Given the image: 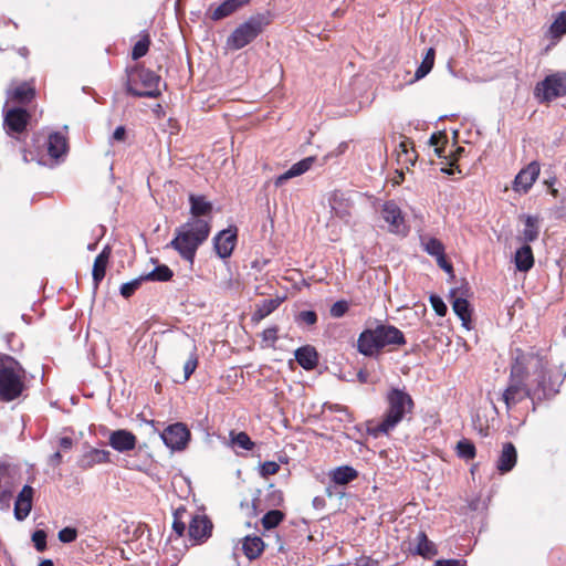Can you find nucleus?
Listing matches in <instances>:
<instances>
[{"mask_svg":"<svg viewBox=\"0 0 566 566\" xmlns=\"http://www.w3.org/2000/svg\"><path fill=\"white\" fill-rule=\"evenodd\" d=\"M160 76L154 71L136 66L127 70L125 82L126 92L135 97L156 98L161 92L159 90Z\"/></svg>","mask_w":566,"mask_h":566,"instance_id":"obj_6","label":"nucleus"},{"mask_svg":"<svg viewBox=\"0 0 566 566\" xmlns=\"http://www.w3.org/2000/svg\"><path fill=\"white\" fill-rule=\"evenodd\" d=\"M434 54L436 52L433 48L428 49L420 66L417 69L415 76L410 81V83H413L430 73L434 64Z\"/></svg>","mask_w":566,"mask_h":566,"instance_id":"obj_33","label":"nucleus"},{"mask_svg":"<svg viewBox=\"0 0 566 566\" xmlns=\"http://www.w3.org/2000/svg\"><path fill=\"white\" fill-rule=\"evenodd\" d=\"M284 518V514L279 510L269 511L262 517V525L265 530H271L276 527Z\"/></svg>","mask_w":566,"mask_h":566,"instance_id":"obj_37","label":"nucleus"},{"mask_svg":"<svg viewBox=\"0 0 566 566\" xmlns=\"http://www.w3.org/2000/svg\"><path fill=\"white\" fill-rule=\"evenodd\" d=\"M459 457L471 460L475 457V447L472 442L467 439L460 440L457 444Z\"/></svg>","mask_w":566,"mask_h":566,"instance_id":"obj_40","label":"nucleus"},{"mask_svg":"<svg viewBox=\"0 0 566 566\" xmlns=\"http://www.w3.org/2000/svg\"><path fill=\"white\" fill-rule=\"evenodd\" d=\"M250 2V0H224L219 6H210L207 14L213 21H220L224 18L230 17L238 10L243 8Z\"/></svg>","mask_w":566,"mask_h":566,"instance_id":"obj_16","label":"nucleus"},{"mask_svg":"<svg viewBox=\"0 0 566 566\" xmlns=\"http://www.w3.org/2000/svg\"><path fill=\"white\" fill-rule=\"evenodd\" d=\"M420 244L428 254L437 259V263L442 270L447 272L452 271L451 263H449L446 259L444 245L440 240L429 235H421Z\"/></svg>","mask_w":566,"mask_h":566,"instance_id":"obj_11","label":"nucleus"},{"mask_svg":"<svg viewBox=\"0 0 566 566\" xmlns=\"http://www.w3.org/2000/svg\"><path fill=\"white\" fill-rule=\"evenodd\" d=\"M452 308L453 312L462 321V325L469 327V323L471 322V311L469 302L465 298L455 297L452 302Z\"/></svg>","mask_w":566,"mask_h":566,"instance_id":"obj_31","label":"nucleus"},{"mask_svg":"<svg viewBox=\"0 0 566 566\" xmlns=\"http://www.w3.org/2000/svg\"><path fill=\"white\" fill-rule=\"evenodd\" d=\"M348 311V303L346 301H337L331 307V315L335 318H339Z\"/></svg>","mask_w":566,"mask_h":566,"instance_id":"obj_50","label":"nucleus"},{"mask_svg":"<svg viewBox=\"0 0 566 566\" xmlns=\"http://www.w3.org/2000/svg\"><path fill=\"white\" fill-rule=\"evenodd\" d=\"M191 218L176 229V235L170 242L185 260L193 262L198 248L208 239L212 203L203 196H189Z\"/></svg>","mask_w":566,"mask_h":566,"instance_id":"obj_1","label":"nucleus"},{"mask_svg":"<svg viewBox=\"0 0 566 566\" xmlns=\"http://www.w3.org/2000/svg\"><path fill=\"white\" fill-rule=\"evenodd\" d=\"M467 560L464 559H439L434 563V566H465Z\"/></svg>","mask_w":566,"mask_h":566,"instance_id":"obj_54","label":"nucleus"},{"mask_svg":"<svg viewBox=\"0 0 566 566\" xmlns=\"http://www.w3.org/2000/svg\"><path fill=\"white\" fill-rule=\"evenodd\" d=\"M144 281L145 279H143V275H140L139 277L134 279L130 282L124 283L120 286V294L126 298L132 296L135 293V291L139 289Z\"/></svg>","mask_w":566,"mask_h":566,"instance_id":"obj_43","label":"nucleus"},{"mask_svg":"<svg viewBox=\"0 0 566 566\" xmlns=\"http://www.w3.org/2000/svg\"><path fill=\"white\" fill-rule=\"evenodd\" d=\"M536 91L543 92V98L551 101L566 93V74L557 73L547 76L537 84Z\"/></svg>","mask_w":566,"mask_h":566,"instance_id":"obj_10","label":"nucleus"},{"mask_svg":"<svg viewBox=\"0 0 566 566\" xmlns=\"http://www.w3.org/2000/svg\"><path fill=\"white\" fill-rule=\"evenodd\" d=\"M38 566H54V565L51 559H44Z\"/></svg>","mask_w":566,"mask_h":566,"instance_id":"obj_61","label":"nucleus"},{"mask_svg":"<svg viewBox=\"0 0 566 566\" xmlns=\"http://www.w3.org/2000/svg\"><path fill=\"white\" fill-rule=\"evenodd\" d=\"M109 462V452L103 449H88L77 461V465L83 469H91L96 464Z\"/></svg>","mask_w":566,"mask_h":566,"instance_id":"obj_20","label":"nucleus"},{"mask_svg":"<svg viewBox=\"0 0 566 566\" xmlns=\"http://www.w3.org/2000/svg\"><path fill=\"white\" fill-rule=\"evenodd\" d=\"M381 218L388 224L391 233L407 235L409 227L407 226L405 216L400 207L392 200L386 201L380 209Z\"/></svg>","mask_w":566,"mask_h":566,"instance_id":"obj_8","label":"nucleus"},{"mask_svg":"<svg viewBox=\"0 0 566 566\" xmlns=\"http://www.w3.org/2000/svg\"><path fill=\"white\" fill-rule=\"evenodd\" d=\"M32 542L38 552L46 549V533L43 530H38L32 534Z\"/></svg>","mask_w":566,"mask_h":566,"instance_id":"obj_46","label":"nucleus"},{"mask_svg":"<svg viewBox=\"0 0 566 566\" xmlns=\"http://www.w3.org/2000/svg\"><path fill=\"white\" fill-rule=\"evenodd\" d=\"M149 38L148 35L143 36L140 40H138L132 51V57L133 60H138L147 54L149 49Z\"/></svg>","mask_w":566,"mask_h":566,"instance_id":"obj_41","label":"nucleus"},{"mask_svg":"<svg viewBox=\"0 0 566 566\" xmlns=\"http://www.w3.org/2000/svg\"><path fill=\"white\" fill-rule=\"evenodd\" d=\"M184 513H186L185 509H178L174 513L172 530L178 537H181L186 530V524L181 521V516Z\"/></svg>","mask_w":566,"mask_h":566,"instance_id":"obj_45","label":"nucleus"},{"mask_svg":"<svg viewBox=\"0 0 566 566\" xmlns=\"http://www.w3.org/2000/svg\"><path fill=\"white\" fill-rule=\"evenodd\" d=\"M212 527V523L207 516L196 515L190 521L188 533L196 544H200L211 536Z\"/></svg>","mask_w":566,"mask_h":566,"instance_id":"obj_13","label":"nucleus"},{"mask_svg":"<svg viewBox=\"0 0 566 566\" xmlns=\"http://www.w3.org/2000/svg\"><path fill=\"white\" fill-rule=\"evenodd\" d=\"M463 151H464V148H462V147H459V148L457 149V154H458V155H461V153H463Z\"/></svg>","mask_w":566,"mask_h":566,"instance_id":"obj_63","label":"nucleus"},{"mask_svg":"<svg viewBox=\"0 0 566 566\" xmlns=\"http://www.w3.org/2000/svg\"><path fill=\"white\" fill-rule=\"evenodd\" d=\"M34 94V88L29 83H22L10 92L11 98L21 104L31 102Z\"/></svg>","mask_w":566,"mask_h":566,"instance_id":"obj_32","label":"nucleus"},{"mask_svg":"<svg viewBox=\"0 0 566 566\" xmlns=\"http://www.w3.org/2000/svg\"><path fill=\"white\" fill-rule=\"evenodd\" d=\"M280 305V301L277 298H265L261 302L259 307L262 310L263 314L270 315L273 313Z\"/></svg>","mask_w":566,"mask_h":566,"instance_id":"obj_51","label":"nucleus"},{"mask_svg":"<svg viewBox=\"0 0 566 566\" xmlns=\"http://www.w3.org/2000/svg\"><path fill=\"white\" fill-rule=\"evenodd\" d=\"M61 449L70 450L73 446V440L70 437H62L59 441Z\"/></svg>","mask_w":566,"mask_h":566,"instance_id":"obj_56","label":"nucleus"},{"mask_svg":"<svg viewBox=\"0 0 566 566\" xmlns=\"http://www.w3.org/2000/svg\"><path fill=\"white\" fill-rule=\"evenodd\" d=\"M515 266L521 272H527L534 265V256L532 248L528 244H524L515 252Z\"/></svg>","mask_w":566,"mask_h":566,"instance_id":"obj_29","label":"nucleus"},{"mask_svg":"<svg viewBox=\"0 0 566 566\" xmlns=\"http://www.w3.org/2000/svg\"><path fill=\"white\" fill-rule=\"evenodd\" d=\"M522 374L523 369L518 363L514 364L511 369L510 384L502 394V400L507 410L526 398L536 401L553 397L556 394V389L553 386L548 388L543 387V389H531L526 387L521 377Z\"/></svg>","mask_w":566,"mask_h":566,"instance_id":"obj_4","label":"nucleus"},{"mask_svg":"<svg viewBox=\"0 0 566 566\" xmlns=\"http://www.w3.org/2000/svg\"><path fill=\"white\" fill-rule=\"evenodd\" d=\"M279 470L280 465L274 461H266L261 465V474L263 476L276 474Z\"/></svg>","mask_w":566,"mask_h":566,"instance_id":"obj_53","label":"nucleus"},{"mask_svg":"<svg viewBox=\"0 0 566 566\" xmlns=\"http://www.w3.org/2000/svg\"><path fill=\"white\" fill-rule=\"evenodd\" d=\"M447 142L444 133H436L429 139L430 145L434 146V153L438 157H443L444 147L440 145L447 144Z\"/></svg>","mask_w":566,"mask_h":566,"instance_id":"obj_42","label":"nucleus"},{"mask_svg":"<svg viewBox=\"0 0 566 566\" xmlns=\"http://www.w3.org/2000/svg\"><path fill=\"white\" fill-rule=\"evenodd\" d=\"M62 462L61 452L56 451L49 459V464L53 467H57Z\"/></svg>","mask_w":566,"mask_h":566,"instance_id":"obj_57","label":"nucleus"},{"mask_svg":"<svg viewBox=\"0 0 566 566\" xmlns=\"http://www.w3.org/2000/svg\"><path fill=\"white\" fill-rule=\"evenodd\" d=\"M160 438L169 449L182 450L189 441L190 432L184 423L177 422L168 426L160 433Z\"/></svg>","mask_w":566,"mask_h":566,"instance_id":"obj_9","label":"nucleus"},{"mask_svg":"<svg viewBox=\"0 0 566 566\" xmlns=\"http://www.w3.org/2000/svg\"><path fill=\"white\" fill-rule=\"evenodd\" d=\"M29 114L23 108L9 109L4 116L8 133H22L28 124Z\"/></svg>","mask_w":566,"mask_h":566,"instance_id":"obj_17","label":"nucleus"},{"mask_svg":"<svg viewBox=\"0 0 566 566\" xmlns=\"http://www.w3.org/2000/svg\"><path fill=\"white\" fill-rule=\"evenodd\" d=\"M430 303H431V306L432 308L434 310V312L439 315V316H444L446 313H447V305L444 304V302L442 301V298L438 295H431L430 296Z\"/></svg>","mask_w":566,"mask_h":566,"instance_id":"obj_52","label":"nucleus"},{"mask_svg":"<svg viewBox=\"0 0 566 566\" xmlns=\"http://www.w3.org/2000/svg\"><path fill=\"white\" fill-rule=\"evenodd\" d=\"M357 377H358L360 382H366L367 381V375L364 371H359Z\"/></svg>","mask_w":566,"mask_h":566,"instance_id":"obj_60","label":"nucleus"},{"mask_svg":"<svg viewBox=\"0 0 566 566\" xmlns=\"http://www.w3.org/2000/svg\"><path fill=\"white\" fill-rule=\"evenodd\" d=\"M315 160H316L315 157L310 156V157H306V158L300 160L298 163L292 165V167L289 170H286L284 174L276 177V179L274 180V185L276 187H281L287 180L305 174L306 171H308L311 169V167L313 166Z\"/></svg>","mask_w":566,"mask_h":566,"instance_id":"obj_19","label":"nucleus"},{"mask_svg":"<svg viewBox=\"0 0 566 566\" xmlns=\"http://www.w3.org/2000/svg\"><path fill=\"white\" fill-rule=\"evenodd\" d=\"M109 446L117 452H129L136 448V436L125 429H118L111 432L108 438Z\"/></svg>","mask_w":566,"mask_h":566,"instance_id":"obj_15","label":"nucleus"},{"mask_svg":"<svg viewBox=\"0 0 566 566\" xmlns=\"http://www.w3.org/2000/svg\"><path fill=\"white\" fill-rule=\"evenodd\" d=\"M111 255V249L109 247H105L102 252L95 258L94 264H93V280L95 285H98V283L104 279L106 266L108 263V259Z\"/></svg>","mask_w":566,"mask_h":566,"instance_id":"obj_28","label":"nucleus"},{"mask_svg":"<svg viewBox=\"0 0 566 566\" xmlns=\"http://www.w3.org/2000/svg\"><path fill=\"white\" fill-rule=\"evenodd\" d=\"M417 158L416 150L413 149L412 142L409 139H405L399 143L397 148V159L401 164H410L413 165Z\"/></svg>","mask_w":566,"mask_h":566,"instance_id":"obj_30","label":"nucleus"},{"mask_svg":"<svg viewBox=\"0 0 566 566\" xmlns=\"http://www.w3.org/2000/svg\"><path fill=\"white\" fill-rule=\"evenodd\" d=\"M566 34V11H562L553 21L547 35L553 40H559Z\"/></svg>","mask_w":566,"mask_h":566,"instance_id":"obj_35","label":"nucleus"},{"mask_svg":"<svg viewBox=\"0 0 566 566\" xmlns=\"http://www.w3.org/2000/svg\"><path fill=\"white\" fill-rule=\"evenodd\" d=\"M25 378L27 371L15 358L0 354V401L20 398L27 389Z\"/></svg>","mask_w":566,"mask_h":566,"instance_id":"obj_3","label":"nucleus"},{"mask_svg":"<svg viewBox=\"0 0 566 566\" xmlns=\"http://www.w3.org/2000/svg\"><path fill=\"white\" fill-rule=\"evenodd\" d=\"M32 497L33 489L30 485H24L14 503V516L18 521H23L30 514Z\"/></svg>","mask_w":566,"mask_h":566,"instance_id":"obj_18","label":"nucleus"},{"mask_svg":"<svg viewBox=\"0 0 566 566\" xmlns=\"http://www.w3.org/2000/svg\"><path fill=\"white\" fill-rule=\"evenodd\" d=\"M552 386L556 389V392H558L559 385L557 382L553 381L551 376H548V378H547L546 371H541V374L538 375L537 385L533 389H543V387L548 388Z\"/></svg>","mask_w":566,"mask_h":566,"instance_id":"obj_48","label":"nucleus"},{"mask_svg":"<svg viewBox=\"0 0 566 566\" xmlns=\"http://www.w3.org/2000/svg\"><path fill=\"white\" fill-rule=\"evenodd\" d=\"M66 151V137L59 132L50 134L48 138V153L50 157L59 159L61 156L65 155Z\"/></svg>","mask_w":566,"mask_h":566,"instance_id":"obj_26","label":"nucleus"},{"mask_svg":"<svg viewBox=\"0 0 566 566\" xmlns=\"http://www.w3.org/2000/svg\"><path fill=\"white\" fill-rule=\"evenodd\" d=\"M172 271L167 265L161 264L156 266L149 273L143 275V279H145V281L153 282H167L172 277Z\"/></svg>","mask_w":566,"mask_h":566,"instance_id":"obj_36","label":"nucleus"},{"mask_svg":"<svg viewBox=\"0 0 566 566\" xmlns=\"http://www.w3.org/2000/svg\"><path fill=\"white\" fill-rule=\"evenodd\" d=\"M270 24L269 13H256L240 23L227 38L229 50L238 51L252 43Z\"/></svg>","mask_w":566,"mask_h":566,"instance_id":"obj_7","label":"nucleus"},{"mask_svg":"<svg viewBox=\"0 0 566 566\" xmlns=\"http://www.w3.org/2000/svg\"><path fill=\"white\" fill-rule=\"evenodd\" d=\"M268 315L263 314L262 310L258 306L256 311L252 315V321L260 322L265 318Z\"/></svg>","mask_w":566,"mask_h":566,"instance_id":"obj_58","label":"nucleus"},{"mask_svg":"<svg viewBox=\"0 0 566 566\" xmlns=\"http://www.w3.org/2000/svg\"><path fill=\"white\" fill-rule=\"evenodd\" d=\"M326 493H327V495H329V496H332V495H333V492H332V488H331V486H328V488L326 489Z\"/></svg>","mask_w":566,"mask_h":566,"instance_id":"obj_62","label":"nucleus"},{"mask_svg":"<svg viewBox=\"0 0 566 566\" xmlns=\"http://www.w3.org/2000/svg\"><path fill=\"white\" fill-rule=\"evenodd\" d=\"M415 544V547L410 548V552L416 555L430 559L438 554L434 543L428 538L424 532H419L417 534Z\"/></svg>","mask_w":566,"mask_h":566,"instance_id":"obj_24","label":"nucleus"},{"mask_svg":"<svg viewBox=\"0 0 566 566\" xmlns=\"http://www.w3.org/2000/svg\"><path fill=\"white\" fill-rule=\"evenodd\" d=\"M240 542L241 549L249 560L259 558L264 552L265 544L260 536L247 535Z\"/></svg>","mask_w":566,"mask_h":566,"instance_id":"obj_21","label":"nucleus"},{"mask_svg":"<svg viewBox=\"0 0 566 566\" xmlns=\"http://www.w3.org/2000/svg\"><path fill=\"white\" fill-rule=\"evenodd\" d=\"M295 322L298 325L312 326L316 324L317 315L314 311H302L296 315Z\"/></svg>","mask_w":566,"mask_h":566,"instance_id":"obj_44","label":"nucleus"},{"mask_svg":"<svg viewBox=\"0 0 566 566\" xmlns=\"http://www.w3.org/2000/svg\"><path fill=\"white\" fill-rule=\"evenodd\" d=\"M386 403L384 418L368 422L367 431L374 438L389 434L408 415L412 413L415 407L411 396L398 388L387 392Z\"/></svg>","mask_w":566,"mask_h":566,"instance_id":"obj_2","label":"nucleus"},{"mask_svg":"<svg viewBox=\"0 0 566 566\" xmlns=\"http://www.w3.org/2000/svg\"><path fill=\"white\" fill-rule=\"evenodd\" d=\"M231 442L233 446L239 447L244 450H252L254 447V442L250 439V437L245 432L233 433L231 432Z\"/></svg>","mask_w":566,"mask_h":566,"instance_id":"obj_39","label":"nucleus"},{"mask_svg":"<svg viewBox=\"0 0 566 566\" xmlns=\"http://www.w3.org/2000/svg\"><path fill=\"white\" fill-rule=\"evenodd\" d=\"M88 249H90V250H94V249H95V244H90V245H88Z\"/></svg>","mask_w":566,"mask_h":566,"instance_id":"obj_64","label":"nucleus"},{"mask_svg":"<svg viewBox=\"0 0 566 566\" xmlns=\"http://www.w3.org/2000/svg\"><path fill=\"white\" fill-rule=\"evenodd\" d=\"M191 350L189 354V358L184 365V381L188 380L190 376L195 373L197 366H198V356L196 354V346L191 344Z\"/></svg>","mask_w":566,"mask_h":566,"instance_id":"obj_38","label":"nucleus"},{"mask_svg":"<svg viewBox=\"0 0 566 566\" xmlns=\"http://www.w3.org/2000/svg\"><path fill=\"white\" fill-rule=\"evenodd\" d=\"M328 475L334 484L346 485L358 476V472L353 467L342 465L331 470Z\"/></svg>","mask_w":566,"mask_h":566,"instance_id":"obj_27","label":"nucleus"},{"mask_svg":"<svg viewBox=\"0 0 566 566\" xmlns=\"http://www.w3.org/2000/svg\"><path fill=\"white\" fill-rule=\"evenodd\" d=\"M235 243L237 230L231 228L220 231L213 239L216 252L221 259H227L231 255Z\"/></svg>","mask_w":566,"mask_h":566,"instance_id":"obj_14","label":"nucleus"},{"mask_svg":"<svg viewBox=\"0 0 566 566\" xmlns=\"http://www.w3.org/2000/svg\"><path fill=\"white\" fill-rule=\"evenodd\" d=\"M517 452L513 443L506 442L503 444L501 454L496 461V469L500 473L510 472L516 464Z\"/></svg>","mask_w":566,"mask_h":566,"instance_id":"obj_22","label":"nucleus"},{"mask_svg":"<svg viewBox=\"0 0 566 566\" xmlns=\"http://www.w3.org/2000/svg\"><path fill=\"white\" fill-rule=\"evenodd\" d=\"M13 493V480L6 465L0 464V506L8 507Z\"/></svg>","mask_w":566,"mask_h":566,"instance_id":"obj_23","label":"nucleus"},{"mask_svg":"<svg viewBox=\"0 0 566 566\" xmlns=\"http://www.w3.org/2000/svg\"><path fill=\"white\" fill-rule=\"evenodd\" d=\"M57 537L60 542L69 544L76 539L77 531L74 527H64L59 532Z\"/></svg>","mask_w":566,"mask_h":566,"instance_id":"obj_47","label":"nucleus"},{"mask_svg":"<svg viewBox=\"0 0 566 566\" xmlns=\"http://www.w3.org/2000/svg\"><path fill=\"white\" fill-rule=\"evenodd\" d=\"M279 328L276 326L269 327L262 332V340L268 344V346L274 347L275 342L277 340Z\"/></svg>","mask_w":566,"mask_h":566,"instance_id":"obj_49","label":"nucleus"},{"mask_svg":"<svg viewBox=\"0 0 566 566\" xmlns=\"http://www.w3.org/2000/svg\"><path fill=\"white\" fill-rule=\"evenodd\" d=\"M295 359L304 369L312 370L318 364V354L313 346L306 345L295 350Z\"/></svg>","mask_w":566,"mask_h":566,"instance_id":"obj_25","label":"nucleus"},{"mask_svg":"<svg viewBox=\"0 0 566 566\" xmlns=\"http://www.w3.org/2000/svg\"><path fill=\"white\" fill-rule=\"evenodd\" d=\"M403 344L406 339L402 332L392 325L385 324L364 331L357 340L358 350L365 356H374L387 345Z\"/></svg>","mask_w":566,"mask_h":566,"instance_id":"obj_5","label":"nucleus"},{"mask_svg":"<svg viewBox=\"0 0 566 566\" xmlns=\"http://www.w3.org/2000/svg\"><path fill=\"white\" fill-rule=\"evenodd\" d=\"M325 407H327L329 410L335 412H346V408L340 405H333V403H325Z\"/></svg>","mask_w":566,"mask_h":566,"instance_id":"obj_59","label":"nucleus"},{"mask_svg":"<svg viewBox=\"0 0 566 566\" xmlns=\"http://www.w3.org/2000/svg\"><path fill=\"white\" fill-rule=\"evenodd\" d=\"M539 171L541 167L537 161L530 163L516 175L513 189L517 192L526 193L538 178Z\"/></svg>","mask_w":566,"mask_h":566,"instance_id":"obj_12","label":"nucleus"},{"mask_svg":"<svg viewBox=\"0 0 566 566\" xmlns=\"http://www.w3.org/2000/svg\"><path fill=\"white\" fill-rule=\"evenodd\" d=\"M126 130L124 126H118L112 136L113 140L123 142L125 139Z\"/></svg>","mask_w":566,"mask_h":566,"instance_id":"obj_55","label":"nucleus"},{"mask_svg":"<svg viewBox=\"0 0 566 566\" xmlns=\"http://www.w3.org/2000/svg\"><path fill=\"white\" fill-rule=\"evenodd\" d=\"M538 233L539 229L537 218L527 216L525 219V228L522 232L521 240L527 244L528 242L535 241L538 238Z\"/></svg>","mask_w":566,"mask_h":566,"instance_id":"obj_34","label":"nucleus"}]
</instances>
